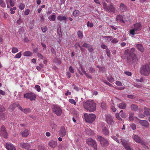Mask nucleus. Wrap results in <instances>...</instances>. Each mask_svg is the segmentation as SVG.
I'll use <instances>...</instances> for the list:
<instances>
[{"instance_id":"nucleus-33","label":"nucleus","mask_w":150,"mask_h":150,"mask_svg":"<svg viewBox=\"0 0 150 150\" xmlns=\"http://www.w3.org/2000/svg\"><path fill=\"white\" fill-rule=\"evenodd\" d=\"M77 34L79 38L81 39L83 38V33L81 31L79 30L77 32Z\"/></svg>"},{"instance_id":"nucleus-26","label":"nucleus","mask_w":150,"mask_h":150,"mask_svg":"<svg viewBox=\"0 0 150 150\" xmlns=\"http://www.w3.org/2000/svg\"><path fill=\"white\" fill-rule=\"evenodd\" d=\"M130 108L131 110L134 112L137 111L138 109V107L137 105L134 104L131 105H130Z\"/></svg>"},{"instance_id":"nucleus-7","label":"nucleus","mask_w":150,"mask_h":150,"mask_svg":"<svg viewBox=\"0 0 150 150\" xmlns=\"http://www.w3.org/2000/svg\"><path fill=\"white\" fill-rule=\"evenodd\" d=\"M53 111L57 116H60L62 114V110L61 108L58 105H54L52 107Z\"/></svg>"},{"instance_id":"nucleus-36","label":"nucleus","mask_w":150,"mask_h":150,"mask_svg":"<svg viewBox=\"0 0 150 150\" xmlns=\"http://www.w3.org/2000/svg\"><path fill=\"white\" fill-rule=\"evenodd\" d=\"M107 79L110 82H113L114 81V79L111 76L108 77Z\"/></svg>"},{"instance_id":"nucleus-55","label":"nucleus","mask_w":150,"mask_h":150,"mask_svg":"<svg viewBox=\"0 0 150 150\" xmlns=\"http://www.w3.org/2000/svg\"><path fill=\"white\" fill-rule=\"evenodd\" d=\"M124 73L127 75L129 76H130L132 75L131 72L129 71H125Z\"/></svg>"},{"instance_id":"nucleus-64","label":"nucleus","mask_w":150,"mask_h":150,"mask_svg":"<svg viewBox=\"0 0 150 150\" xmlns=\"http://www.w3.org/2000/svg\"><path fill=\"white\" fill-rule=\"evenodd\" d=\"M85 75L86 76L87 78H89V79H92V76H91V75H90V74H88L87 73H86V74H85Z\"/></svg>"},{"instance_id":"nucleus-61","label":"nucleus","mask_w":150,"mask_h":150,"mask_svg":"<svg viewBox=\"0 0 150 150\" xmlns=\"http://www.w3.org/2000/svg\"><path fill=\"white\" fill-rule=\"evenodd\" d=\"M118 42V40L116 38H114L112 41L111 42L112 43H116L117 42Z\"/></svg>"},{"instance_id":"nucleus-9","label":"nucleus","mask_w":150,"mask_h":150,"mask_svg":"<svg viewBox=\"0 0 150 150\" xmlns=\"http://www.w3.org/2000/svg\"><path fill=\"white\" fill-rule=\"evenodd\" d=\"M87 143L89 145L92 146L95 150H97L96 142L91 138H88L86 140Z\"/></svg>"},{"instance_id":"nucleus-51","label":"nucleus","mask_w":150,"mask_h":150,"mask_svg":"<svg viewBox=\"0 0 150 150\" xmlns=\"http://www.w3.org/2000/svg\"><path fill=\"white\" fill-rule=\"evenodd\" d=\"M120 116L123 118H125L127 117V115L125 112H122L120 114Z\"/></svg>"},{"instance_id":"nucleus-10","label":"nucleus","mask_w":150,"mask_h":150,"mask_svg":"<svg viewBox=\"0 0 150 150\" xmlns=\"http://www.w3.org/2000/svg\"><path fill=\"white\" fill-rule=\"evenodd\" d=\"M105 121L109 127L113 125L114 124L113 119L110 115H106Z\"/></svg>"},{"instance_id":"nucleus-24","label":"nucleus","mask_w":150,"mask_h":150,"mask_svg":"<svg viewBox=\"0 0 150 150\" xmlns=\"http://www.w3.org/2000/svg\"><path fill=\"white\" fill-rule=\"evenodd\" d=\"M102 132L105 135H107L109 134L108 129L105 127L103 126L102 128Z\"/></svg>"},{"instance_id":"nucleus-57","label":"nucleus","mask_w":150,"mask_h":150,"mask_svg":"<svg viewBox=\"0 0 150 150\" xmlns=\"http://www.w3.org/2000/svg\"><path fill=\"white\" fill-rule=\"evenodd\" d=\"M30 12V10L29 9H27L25 10V11L24 12V15H28Z\"/></svg>"},{"instance_id":"nucleus-49","label":"nucleus","mask_w":150,"mask_h":150,"mask_svg":"<svg viewBox=\"0 0 150 150\" xmlns=\"http://www.w3.org/2000/svg\"><path fill=\"white\" fill-rule=\"evenodd\" d=\"M106 52L107 54V55L109 57H110V51L109 49H107L106 50Z\"/></svg>"},{"instance_id":"nucleus-13","label":"nucleus","mask_w":150,"mask_h":150,"mask_svg":"<svg viewBox=\"0 0 150 150\" xmlns=\"http://www.w3.org/2000/svg\"><path fill=\"white\" fill-rule=\"evenodd\" d=\"M0 134L4 138H6L7 136V133L6 130V129L5 127L3 125L1 128V131H0Z\"/></svg>"},{"instance_id":"nucleus-22","label":"nucleus","mask_w":150,"mask_h":150,"mask_svg":"<svg viewBox=\"0 0 150 150\" xmlns=\"http://www.w3.org/2000/svg\"><path fill=\"white\" fill-rule=\"evenodd\" d=\"M127 10V6L124 4L121 3L120 6V10L122 12L126 11Z\"/></svg>"},{"instance_id":"nucleus-27","label":"nucleus","mask_w":150,"mask_h":150,"mask_svg":"<svg viewBox=\"0 0 150 150\" xmlns=\"http://www.w3.org/2000/svg\"><path fill=\"white\" fill-rule=\"evenodd\" d=\"M133 139L135 141L138 143H141L142 142L140 137L137 135H135L133 137Z\"/></svg>"},{"instance_id":"nucleus-53","label":"nucleus","mask_w":150,"mask_h":150,"mask_svg":"<svg viewBox=\"0 0 150 150\" xmlns=\"http://www.w3.org/2000/svg\"><path fill=\"white\" fill-rule=\"evenodd\" d=\"M115 116L116 118L119 120H122V119L120 117L119 114L118 113H116Z\"/></svg>"},{"instance_id":"nucleus-37","label":"nucleus","mask_w":150,"mask_h":150,"mask_svg":"<svg viewBox=\"0 0 150 150\" xmlns=\"http://www.w3.org/2000/svg\"><path fill=\"white\" fill-rule=\"evenodd\" d=\"M25 7V5L23 3H20L19 6V8L22 10Z\"/></svg>"},{"instance_id":"nucleus-38","label":"nucleus","mask_w":150,"mask_h":150,"mask_svg":"<svg viewBox=\"0 0 150 150\" xmlns=\"http://www.w3.org/2000/svg\"><path fill=\"white\" fill-rule=\"evenodd\" d=\"M12 52L13 53L15 54L18 52V49L16 47H13L12 50Z\"/></svg>"},{"instance_id":"nucleus-16","label":"nucleus","mask_w":150,"mask_h":150,"mask_svg":"<svg viewBox=\"0 0 150 150\" xmlns=\"http://www.w3.org/2000/svg\"><path fill=\"white\" fill-rule=\"evenodd\" d=\"M66 134V131L65 128L64 127H62L59 131V135L62 137H63Z\"/></svg>"},{"instance_id":"nucleus-6","label":"nucleus","mask_w":150,"mask_h":150,"mask_svg":"<svg viewBox=\"0 0 150 150\" xmlns=\"http://www.w3.org/2000/svg\"><path fill=\"white\" fill-rule=\"evenodd\" d=\"M103 8L104 10L106 11H109L113 13H115V8L114 6L112 4H110L109 6H108L106 3H103Z\"/></svg>"},{"instance_id":"nucleus-28","label":"nucleus","mask_w":150,"mask_h":150,"mask_svg":"<svg viewBox=\"0 0 150 150\" xmlns=\"http://www.w3.org/2000/svg\"><path fill=\"white\" fill-rule=\"evenodd\" d=\"M118 107L120 109H125L126 108L127 104L125 103H122L119 104Z\"/></svg>"},{"instance_id":"nucleus-20","label":"nucleus","mask_w":150,"mask_h":150,"mask_svg":"<svg viewBox=\"0 0 150 150\" xmlns=\"http://www.w3.org/2000/svg\"><path fill=\"white\" fill-rule=\"evenodd\" d=\"M18 105V103H14L11 104L9 108V110L10 111H13L16 107Z\"/></svg>"},{"instance_id":"nucleus-34","label":"nucleus","mask_w":150,"mask_h":150,"mask_svg":"<svg viewBox=\"0 0 150 150\" xmlns=\"http://www.w3.org/2000/svg\"><path fill=\"white\" fill-rule=\"evenodd\" d=\"M0 6L2 8H5L6 7V4L3 0H0Z\"/></svg>"},{"instance_id":"nucleus-62","label":"nucleus","mask_w":150,"mask_h":150,"mask_svg":"<svg viewBox=\"0 0 150 150\" xmlns=\"http://www.w3.org/2000/svg\"><path fill=\"white\" fill-rule=\"evenodd\" d=\"M17 107H18L19 109L21 111L23 112L24 109L22 108L21 106L18 103V105H17Z\"/></svg>"},{"instance_id":"nucleus-2","label":"nucleus","mask_w":150,"mask_h":150,"mask_svg":"<svg viewBox=\"0 0 150 150\" xmlns=\"http://www.w3.org/2000/svg\"><path fill=\"white\" fill-rule=\"evenodd\" d=\"M83 105L84 108L87 111L93 112L96 110V103L92 101L88 100L84 102Z\"/></svg>"},{"instance_id":"nucleus-35","label":"nucleus","mask_w":150,"mask_h":150,"mask_svg":"<svg viewBox=\"0 0 150 150\" xmlns=\"http://www.w3.org/2000/svg\"><path fill=\"white\" fill-rule=\"evenodd\" d=\"M44 67V65L42 64H40L39 65V66H37L36 68L38 71H40L41 69L42 68Z\"/></svg>"},{"instance_id":"nucleus-32","label":"nucleus","mask_w":150,"mask_h":150,"mask_svg":"<svg viewBox=\"0 0 150 150\" xmlns=\"http://www.w3.org/2000/svg\"><path fill=\"white\" fill-rule=\"evenodd\" d=\"M57 19L60 21H62L66 20L67 18L65 16L59 15L57 17Z\"/></svg>"},{"instance_id":"nucleus-15","label":"nucleus","mask_w":150,"mask_h":150,"mask_svg":"<svg viewBox=\"0 0 150 150\" xmlns=\"http://www.w3.org/2000/svg\"><path fill=\"white\" fill-rule=\"evenodd\" d=\"M138 120H139V123L142 126L146 128H148L149 126V123L145 120H139L138 118Z\"/></svg>"},{"instance_id":"nucleus-25","label":"nucleus","mask_w":150,"mask_h":150,"mask_svg":"<svg viewBox=\"0 0 150 150\" xmlns=\"http://www.w3.org/2000/svg\"><path fill=\"white\" fill-rule=\"evenodd\" d=\"M144 114L146 116L150 115V109L148 108L144 107Z\"/></svg>"},{"instance_id":"nucleus-19","label":"nucleus","mask_w":150,"mask_h":150,"mask_svg":"<svg viewBox=\"0 0 150 150\" xmlns=\"http://www.w3.org/2000/svg\"><path fill=\"white\" fill-rule=\"evenodd\" d=\"M5 110V108L2 105H0V117L1 118H3L4 117L5 114L3 113V112Z\"/></svg>"},{"instance_id":"nucleus-23","label":"nucleus","mask_w":150,"mask_h":150,"mask_svg":"<svg viewBox=\"0 0 150 150\" xmlns=\"http://www.w3.org/2000/svg\"><path fill=\"white\" fill-rule=\"evenodd\" d=\"M136 47L137 49L141 52H144V48L142 44H137L136 45Z\"/></svg>"},{"instance_id":"nucleus-11","label":"nucleus","mask_w":150,"mask_h":150,"mask_svg":"<svg viewBox=\"0 0 150 150\" xmlns=\"http://www.w3.org/2000/svg\"><path fill=\"white\" fill-rule=\"evenodd\" d=\"M98 139L100 142V143L102 146H107L109 144L107 140L101 136H99L98 137Z\"/></svg>"},{"instance_id":"nucleus-21","label":"nucleus","mask_w":150,"mask_h":150,"mask_svg":"<svg viewBox=\"0 0 150 150\" xmlns=\"http://www.w3.org/2000/svg\"><path fill=\"white\" fill-rule=\"evenodd\" d=\"M49 145L50 147L54 148L57 146V141L51 140L49 142Z\"/></svg>"},{"instance_id":"nucleus-18","label":"nucleus","mask_w":150,"mask_h":150,"mask_svg":"<svg viewBox=\"0 0 150 150\" xmlns=\"http://www.w3.org/2000/svg\"><path fill=\"white\" fill-rule=\"evenodd\" d=\"M116 21L117 22L125 23V22L123 20V16L120 14L117 16L116 19Z\"/></svg>"},{"instance_id":"nucleus-8","label":"nucleus","mask_w":150,"mask_h":150,"mask_svg":"<svg viewBox=\"0 0 150 150\" xmlns=\"http://www.w3.org/2000/svg\"><path fill=\"white\" fill-rule=\"evenodd\" d=\"M24 98L30 99V101L35 100L36 98V94L31 92L24 94Z\"/></svg>"},{"instance_id":"nucleus-44","label":"nucleus","mask_w":150,"mask_h":150,"mask_svg":"<svg viewBox=\"0 0 150 150\" xmlns=\"http://www.w3.org/2000/svg\"><path fill=\"white\" fill-rule=\"evenodd\" d=\"M79 12L78 10H75L73 13V15L75 16H78Z\"/></svg>"},{"instance_id":"nucleus-52","label":"nucleus","mask_w":150,"mask_h":150,"mask_svg":"<svg viewBox=\"0 0 150 150\" xmlns=\"http://www.w3.org/2000/svg\"><path fill=\"white\" fill-rule=\"evenodd\" d=\"M112 138L114 139V140L115 141L119 143L120 142L118 139V138H117V137H116L115 136H114L113 137H112Z\"/></svg>"},{"instance_id":"nucleus-30","label":"nucleus","mask_w":150,"mask_h":150,"mask_svg":"<svg viewBox=\"0 0 150 150\" xmlns=\"http://www.w3.org/2000/svg\"><path fill=\"white\" fill-rule=\"evenodd\" d=\"M22 135L23 137H25L28 136L29 134V132L28 130L25 129L22 132Z\"/></svg>"},{"instance_id":"nucleus-4","label":"nucleus","mask_w":150,"mask_h":150,"mask_svg":"<svg viewBox=\"0 0 150 150\" xmlns=\"http://www.w3.org/2000/svg\"><path fill=\"white\" fill-rule=\"evenodd\" d=\"M134 28L130 30V33L134 35L136 34V32H139L142 29V24L141 22L137 23L133 25Z\"/></svg>"},{"instance_id":"nucleus-58","label":"nucleus","mask_w":150,"mask_h":150,"mask_svg":"<svg viewBox=\"0 0 150 150\" xmlns=\"http://www.w3.org/2000/svg\"><path fill=\"white\" fill-rule=\"evenodd\" d=\"M69 70L72 73H74V69L71 66L69 67Z\"/></svg>"},{"instance_id":"nucleus-3","label":"nucleus","mask_w":150,"mask_h":150,"mask_svg":"<svg viewBox=\"0 0 150 150\" xmlns=\"http://www.w3.org/2000/svg\"><path fill=\"white\" fill-rule=\"evenodd\" d=\"M140 73L145 76H148L150 74V67L148 64L142 65L140 68Z\"/></svg>"},{"instance_id":"nucleus-12","label":"nucleus","mask_w":150,"mask_h":150,"mask_svg":"<svg viewBox=\"0 0 150 150\" xmlns=\"http://www.w3.org/2000/svg\"><path fill=\"white\" fill-rule=\"evenodd\" d=\"M121 141L122 145L127 150H131V148L129 144L126 140L123 139H121Z\"/></svg>"},{"instance_id":"nucleus-56","label":"nucleus","mask_w":150,"mask_h":150,"mask_svg":"<svg viewBox=\"0 0 150 150\" xmlns=\"http://www.w3.org/2000/svg\"><path fill=\"white\" fill-rule=\"evenodd\" d=\"M10 5L13 7L14 6V1L13 0H10Z\"/></svg>"},{"instance_id":"nucleus-41","label":"nucleus","mask_w":150,"mask_h":150,"mask_svg":"<svg viewBox=\"0 0 150 150\" xmlns=\"http://www.w3.org/2000/svg\"><path fill=\"white\" fill-rule=\"evenodd\" d=\"M69 102L72 104H73L75 105L76 104V103L75 100L72 99H70L69 100Z\"/></svg>"},{"instance_id":"nucleus-14","label":"nucleus","mask_w":150,"mask_h":150,"mask_svg":"<svg viewBox=\"0 0 150 150\" xmlns=\"http://www.w3.org/2000/svg\"><path fill=\"white\" fill-rule=\"evenodd\" d=\"M6 148L8 150H16L13 145L10 142H8L6 144Z\"/></svg>"},{"instance_id":"nucleus-48","label":"nucleus","mask_w":150,"mask_h":150,"mask_svg":"<svg viewBox=\"0 0 150 150\" xmlns=\"http://www.w3.org/2000/svg\"><path fill=\"white\" fill-rule=\"evenodd\" d=\"M80 68H81V70L82 72L84 74L86 73L85 70V68H83L82 66L81 65L80 66Z\"/></svg>"},{"instance_id":"nucleus-5","label":"nucleus","mask_w":150,"mask_h":150,"mask_svg":"<svg viewBox=\"0 0 150 150\" xmlns=\"http://www.w3.org/2000/svg\"><path fill=\"white\" fill-rule=\"evenodd\" d=\"M85 120L86 122L89 123H92L95 120L96 116L93 114H88L85 113L84 116Z\"/></svg>"},{"instance_id":"nucleus-50","label":"nucleus","mask_w":150,"mask_h":150,"mask_svg":"<svg viewBox=\"0 0 150 150\" xmlns=\"http://www.w3.org/2000/svg\"><path fill=\"white\" fill-rule=\"evenodd\" d=\"M37 54L39 58L41 59H43L44 57L41 54L39 53H37Z\"/></svg>"},{"instance_id":"nucleus-54","label":"nucleus","mask_w":150,"mask_h":150,"mask_svg":"<svg viewBox=\"0 0 150 150\" xmlns=\"http://www.w3.org/2000/svg\"><path fill=\"white\" fill-rule=\"evenodd\" d=\"M115 84L119 86H121L122 85V83L119 81H117L116 82Z\"/></svg>"},{"instance_id":"nucleus-45","label":"nucleus","mask_w":150,"mask_h":150,"mask_svg":"<svg viewBox=\"0 0 150 150\" xmlns=\"http://www.w3.org/2000/svg\"><path fill=\"white\" fill-rule=\"evenodd\" d=\"M35 88L36 90L40 92V91L41 88L40 86L38 85H36L35 86Z\"/></svg>"},{"instance_id":"nucleus-60","label":"nucleus","mask_w":150,"mask_h":150,"mask_svg":"<svg viewBox=\"0 0 150 150\" xmlns=\"http://www.w3.org/2000/svg\"><path fill=\"white\" fill-rule=\"evenodd\" d=\"M127 97L131 99H134L135 98L134 97V96L133 95H128L127 96Z\"/></svg>"},{"instance_id":"nucleus-1","label":"nucleus","mask_w":150,"mask_h":150,"mask_svg":"<svg viewBox=\"0 0 150 150\" xmlns=\"http://www.w3.org/2000/svg\"><path fill=\"white\" fill-rule=\"evenodd\" d=\"M135 48H132L130 50L127 49L124 52L127 62L129 64L135 63L137 61V57L135 53Z\"/></svg>"},{"instance_id":"nucleus-31","label":"nucleus","mask_w":150,"mask_h":150,"mask_svg":"<svg viewBox=\"0 0 150 150\" xmlns=\"http://www.w3.org/2000/svg\"><path fill=\"white\" fill-rule=\"evenodd\" d=\"M33 53L29 51L24 52L23 53V55L25 57H30L32 56Z\"/></svg>"},{"instance_id":"nucleus-17","label":"nucleus","mask_w":150,"mask_h":150,"mask_svg":"<svg viewBox=\"0 0 150 150\" xmlns=\"http://www.w3.org/2000/svg\"><path fill=\"white\" fill-rule=\"evenodd\" d=\"M20 146L22 148L26 149H29L30 147V144L27 143L22 142L20 144Z\"/></svg>"},{"instance_id":"nucleus-59","label":"nucleus","mask_w":150,"mask_h":150,"mask_svg":"<svg viewBox=\"0 0 150 150\" xmlns=\"http://www.w3.org/2000/svg\"><path fill=\"white\" fill-rule=\"evenodd\" d=\"M89 44H87L86 43V42H84L82 46L83 47H84L87 48L88 45H89Z\"/></svg>"},{"instance_id":"nucleus-29","label":"nucleus","mask_w":150,"mask_h":150,"mask_svg":"<svg viewBox=\"0 0 150 150\" xmlns=\"http://www.w3.org/2000/svg\"><path fill=\"white\" fill-rule=\"evenodd\" d=\"M134 114L132 112H130L129 113V121H132L134 119Z\"/></svg>"},{"instance_id":"nucleus-42","label":"nucleus","mask_w":150,"mask_h":150,"mask_svg":"<svg viewBox=\"0 0 150 150\" xmlns=\"http://www.w3.org/2000/svg\"><path fill=\"white\" fill-rule=\"evenodd\" d=\"M30 110L29 108L24 109L23 112L25 114H27L28 113L30 112Z\"/></svg>"},{"instance_id":"nucleus-47","label":"nucleus","mask_w":150,"mask_h":150,"mask_svg":"<svg viewBox=\"0 0 150 150\" xmlns=\"http://www.w3.org/2000/svg\"><path fill=\"white\" fill-rule=\"evenodd\" d=\"M21 52H20L17 54L15 56V57L16 58H20L21 56Z\"/></svg>"},{"instance_id":"nucleus-40","label":"nucleus","mask_w":150,"mask_h":150,"mask_svg":"<svg viewBox=\"0 0 150 150\" xmlns=\"http://www.w3.org/2000/svg\"><path fill=\"white\" fill-rule=\"evenodd\" d=\"M130 127L133 130L135 129H136V125L133 123L131 124L130 125Z\"/></svg>"},{"instance_id":"nucleus-43","label":"nucleus","mask_w":150,"mask_h":150,"mask_svg":"<svg viewBox=\"0 0 150 150\" xmlns=\"http://www.w3.org/2000/svg\"><path fill=\"white\" fill-rule=\"evenodd\" d=\"M87 49L90 52H92L93 50L92 46L90 44L88 46Z\"/></svg>"},{"instance_id":"nucleus-46","label":"nucleus","mask_w":150,"mask_h":150,"mask_svg":"<svg viewBox=\"0 0 150 150\" xmlns=\"http://www.w3.org/2000/svg\"><path fill=\"white\" fill-rule=\"evenodd\" d=\"M88 69L89 70V71L91 73H92L95 72V70L94 69L91 67H89Z\"/></svg>"},{"instance_id":"nucleus-39","label":"nucleus","mask_w":150,"mask_h":150,"mask_svg":"<svg viewBox=\"0 0 150 150\" xmlns=\"http://www.w3.org/2000/svg\"><path fill=\"white\" fill-rule=\"evenodd\" d=\"M56 16L54 15H52L50 16V18H49L50 20L52 21H54L55 20Z\"/></svg>"},{"instance_id":"nucleus-63","label":"nucleus","mask_w":150,"mask_h":150,"mask_svg":"<svg viewBox=\"0 0 150 150\" xmlns=\"http://www.w3.org/2000/svg\"><path fill=\"white\" fill-rule=\"evenodd\" d=\"M17 107H18L19 109L21 111L23 112L24 109L22 108L21 106L18 103V105H17Z\"/></svg>"}]
</instances>
